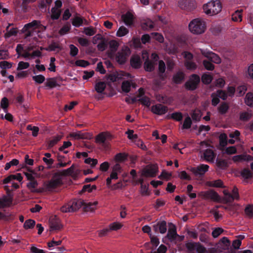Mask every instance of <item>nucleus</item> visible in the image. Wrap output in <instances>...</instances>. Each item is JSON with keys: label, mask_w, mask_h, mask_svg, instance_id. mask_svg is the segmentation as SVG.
<instances>
[{"label": "nucleus", "mask_w": 253, "mask_h": 253, "mask_svg": "<svg viewBox=\"0 0 253 253\" xmlns=\"http://www.w3.org/2000/svg\"><path fill=\"white\" fill-rule=\"evenodd\" d=\"M203 9L206 14L214 15L221 11L222 5L219 0H211L203 5Z\"/></svg>", "instance_id": "1"}, {"label": "nucleus", "mask_w": 253, "mask_h": 253, "mask_svg": "<svg viewBox=\"0 0 253 253\" xmlns=\"http://www.w3.org/2000/svg\"><path fill=\"white\" fill-rule=\"evenodd\" d=\"M189 29L190 32L194 34H201L206 30V23L202 19L196 18L190 22Z\"/></svg>", "instance_id": "2"}, {"label": "nucleus", "mask_w": 253, "mask_h": 253, "mask_svg": "<svg viewBox=\"0 0 253 253\" xmlns=\"http://www.w3.org/2000/svg\"><path fill=\"white\" fill-rule=\"evenodd\" d=\"M84 204V201L83 200L74 199L63 206L61 208L60 210L63 212H74L78 210L80 208L83 207Z\"/></svg>", "instance_id": "3"}, {"label": "nucleus", "mask_w": 253, "mask_h": 253, "mask_svg": "<svg viewBox=\"0 0 253 253\" xmlns=\"http://www.w3.org/2000/svg\"><path fill=\"white\" fill-rule=\"evenodd\" d=\"M131 53V51L128 46H124L122 49L118 51L115 56L116 62L120 64H125Z\"/></svg>", "instance_id": "4"}, {"label": "nucleus", "mask_w": 253, "mask_h": 253, "mask_svg": "<svg viewBox=\"0 0 253 253\" xmlns=\"http://www.w3.org/2000/svg\"><path fill=\"white\" fill-rule=\"evenodd\" d=\"M200 82V78L197 74H192L190 79L185 84V87L188 90H194L197 89Z\"/></svg>", "instance_id": "5"}, {"label": "nucleus", "mask_w": 253, "mask_h": 253, "mask_svg": "<svg viewBox=\"0 0 253 253\" xmlns=\"http://www.w3.org/2000/svg\"><path fill=\"white\" fill-rule=\"evenodd\" d=\"M62 184V182L60 175L55 174L53 177L45 185V188L47 191H51Z\"/></svg>", "instance_id": "6"}, {"label": "nucleus", "mask_w": 253, "mask_h": 253, "mask_svg": "<svg viewBox=\"0 0 253 253\" xmlns=\"http://www.w3.org/2000/svg\"><path fill=\"white\" fill-rule=\"evenodd\" d=\"M107 134L105 132H101L95 137V142L105 150L109 148V142L107 141Z\"/></svg>", "instance_id": "7"}, {"label": "nucleus", "mask_w": 253, "mask_h": 253, "mask_svg": "<svg viewBox=\"0 0 253 253\" xmlns=\"http://www.w3.org/2000/svg\"><path fill=\"white\" fill-rule=\"evenodd\" d=\"M209 166L208 165L201 164L197 167H192L190 169V171L195 176H203L205 173L208 171Z\"/></svg>", "instance_id": "8"}, {"label": "nucleus", "mask_w": 253, "mask_h": 253, "mask_svg": "<svg viewBox=\"0 0 253 253\" xmlns=\"http://www.w3.org/2000/svg\"><path fill=\"white\" fill-rule=\"evenodd\" d=\"M201 195L206 200L210 199L214 202H218L220 200L219 195L213 190L202 192L201 193Z\"/></svg>", "instance_id": "9"}, {"label": "nucleus", "mask_w": 253, "mask_h": 253, "mask_svg": "<svg viewBox=\"0 0 253 253\" xmlns=\"http://www.w3.org/2000/svg\"><path fill=\"white\" fill-rule=\"evenodd\" d=\"M178 5L182 9L191 11L195 8V3L194 0H180Z\"/></svg>", "instance_id": "10"}, {"label": "nucleus", "mask_w": 253, "mask_h": 253, "mask_svg": "<svg viewBox=\"0 0 253 253\" xmlns=\"http://www.w3.org/2000/svg\"><path fill=\"white\" fill-rule=\"evenodd\" d=\"M223 193L227 202H231L234 200H238L239 199L238 189L236 186L233 187L232 194L226 191H224Z\"/></svg>", "instance_id": "11"}, {"label": "nucleus", "mask_w": 253, "mask_h": 253, "mask_svg": "<svg viewBox=\"0 0 253 253\" xmlns=\"http://www.w3.org/2000/svg\"><path fill=\"white\" fill-rule=\"evenodd\" d=\"M157 171V168L156 167L149 166L142 170L141 175L146 177H154L156 175Z\"/></svg>", "instance_id": "12"}, {"label": "nucleus", "mask_w": 253, "mask_h": 253, "mask_svg": "<svg viewBox=\"0 0 253 253\" xmlns=\"http://www.w3.org/2000/svg\"><path fill=\"white\" fill-rule=\"evenodd\" d=\"M168 107L161 104H157L155 105H153L151 107V111L154 114L158 115H164L166 114L168 112Z\"/></svg>", "instance_id": "13"}, {"label": "nucleus", "mask_w": 253, "mask_h": 253, "mask_svg": "<svg viewBox=\"0 0 253 253\" xmlns=\"http://www.w3.org/2000/svg\"><path fill=\"white\" fill-rule=\"evenodd\" d=\"M142 64V60L138 55L133 54L131 56L130 59V65L132 68L138 69L141 68Z\"/></svg>", "instance_id": "14"}, {"label": "nucleus", "mask_w": 253, "mask_h": 253, "mask_svg": "<svg viewBox=\"0 0 253 253\" xmlns=\"http://www.w3.org/2000/svg\"><path fill=\"white\" fill-rule=\"evenodd\" d=\"M49 221L50 228L52 230H59L61 228L60 220L56 215L50 217Z\"/></svg>", "instance_id": "15"}, {"label": "nucleus", "mask_w": 253, "mask_h": 253, "mask_svg": "<svg viewBox=\"0 0 253 253\" xmlns=\"http://www.w3.org/2000/svg\"><path fill=\"white\" fill-rule=\"evenodd\" d=\"M153 228L155 232L159 230L161 234H164L167 230V222L165 220L159 221L156 224L154 225Z\"/></svg>", "instance_id": "16"}, {"label": "nucleus", "mask_w": 253, "mask_h": 253, "mask_svg": "<svg viewBox=\"0 0 253 253\" xmlns=\"http://www.w3.org/2000/svg\"><path fill=\"white\" fill-rule=\"evenodd\" d=\"M232 160L234 162H240L242 161H253V157L247 154L238 155L233 157Z\"/></svg>", "instance_id": "17"}, {"label": "nucleus", "mask_w": 253, "mask_h": 253, "mask_svg": "<svg viewBox=\"0 0 253 253\" xmlns=\"http://www.w3.org/2000/svg\"><path fill=\"white\" fill-rule=\"evenodd\" d=\"M122 18L125 24L128 26H131L133 24V15L129 11L122 15Z\"/></svg>", "instance_id": "18"}, {"label": "nucleus", "mask_w": 253, "mask_h": 253, "mask_svg": "<svg viewBox=\"0 0 253 253\" xmlns=\"http://www.w3.org/2000/svg\"><path fill=\"white\" fill-rule=\"evenodd\" d=\"M203 157L207 162H212L215 157V154L211 149H207L203 153Z\"/></svg>", "instance_id": "19"}, {"label": "nucleus", "mask_w": 253, "mask_h": 253, "mask_svg": "<svg viewBox=\"0 0 253 253\" xmlns=\"http://www.w3.org/2000/svg\"><path fill=\"white\" fill-rule=\"evenodd\" d=\"M205 56L211 62L215 64H219L221 62V59L218 55L212 52H208Z\"/></svg>", "instance_id": "20"}, {"label": "nucleus", "mask_w": 253, "mask_h": 253, "mask_svg": "<svg viewBox=\"0 0 253 253\" xmlns=\"http://www.w3.org/2000/svg\"><path fill=\"white\" fill-rule=\"evenodd\" d=\"M12 198H7L6 196H3L0 198V208H4L10 206L12 203Z\"/></svg>", "instance_id": "21"}, {"label": "nucleus", "mask_w": 253, "mask_h": 253, "mask_svg": "<svg viewBox=\"0 0 253 253\" xmlns=\"http://www.w3.org/2000/svg\"><path fill=\"white\" fill-rule=\"evenodd\" d=\"M177 237H180L176 232V229L175 226L173 228H169L168 230L167 237L171 241H174Z\"/></svg>", "instance_id": "22"}, {"label": "nucleus", "mask_w": 253, "mask_h": 253, "mask_svg": "<svg viewBox=\"0 0 253 253\" xmlns=\"http://www.w3.org/2000/svg\"><path fill=\"white\" fill-rule=\"evenodd\" d=\"M97 204V202L85 203L84 201V204L83 205V208L84 211H93L96 209V206Z\"/></svg>", "instance_id": "23"}, {"label": "nucleus", "mask_w": 253, "mask_h": 253, "mask_svg": "<svg viewBox=\"0 0 253 253\" xmlns=\"http://www.w3.org/2000/svg\"><path fill=\"white\" fill-rule=\"evenodd\" d=\"M38 185V182L35 179L30 180L29 182L27 184V187L28 189H30L32 192L39 193L40 191L36 189Z\"/></svg>", "instance_id": "24"}, {"label": "nucleus", "mask_w": 253, "mask_h": 253, "mask_svg": "<svg viewBox=\"0 0 253 253\" xmlns=\"http://www.w3.org/2000/svg\"><path fill=\"white\" fill-rule=\"evenodd\" d=\"M229 109L228 104L225 102H222L218 106L217 110L218 113L221 115L225 114Z\"/></svg>", "instance_id": "25"}, {"label": "nucleus", "mask_w": 253, "mask_h": 253, "mask_svg": "<svg viewBox=\"0 0 253 253\" xmlns=\"http://www.w3.org/2000/svg\"><path fill=\"white\" fill-rule=\"evenodd\" d=\"M147 59L144 63V68L146 71L151 72L154 69V63L150 61L148 59V56L147 53L145 54Z\"/></svg>", "instance_id": "26"}, {"label": "nucleus", "mask_w": 253, "mask_h": 253, "mask_svg": "<svg viewBox=\"0 0 253 253\" xmlns=\"http://www.w3.org/2000/svg\"><path fill=\"white\" fill-rule=\"evenodd\" d=\"M62 137V136L59 135L53 136L52 139L47 142V148L49 149L53 147L61 139Z\"/></svg>", "instance_id": "27"}, {"label": "nucleus", "mask_w": 253, "mask_h": 253, "mask_svg": "<svg viewBox=\"0 0 253 253\" xmlns=\"http://www.w3.org/2000/svg\"><path fill=\"white\" fill-rule=\"evenodd\" d=\"M84 21H86V20L80 16H75L72 19V24L76 27H79L83 24Z\"/></svg>", "instance_id": "28"}, {"label": "nucleus", "mask_w": 253, "mask_h": 253, "mask_svg": "<svg viewBox=\"0 0 253 253\" xmlns=\"http://www.w3.org/2000/svg\"><path fill=\"white\" fill-rule=\"evenodd\" d=\"M184 78V75L182 72H178L173 76V81L175 84H179Z\"/></svg>", "instance_id": "29"}, {"label": "nucleus", "mask_w": 253, "mask_h": 253, "mask_svg": "<svg viewBox=\"0 0 253 253\" xmlns=\"http://www.w3.org/2000/svg\"><path fill=\"white\" fill-rule=\"evenodd\" d=\"M168 118L171 119L177 122H180L182 120L183 115L180 112H175L172 113L169 117L168 116Z\"/></svg>", "instance_id": "30"}, {"label": "nucleus", "mask_w": 253, "mask_h": 253, "mask_svg": "<svg viewBox=\"0 0 253 253\" xmlns=\"http://www.w3.org/2000/svg\"><path fill=\"white\" fill-rule=\"evenodd\" d=\"M45 85L50 88H54L57 86H59V85L57 84L56 78L47 79L45 83Z\"/></svg>", "instance_id": "31"}, {"label": "nucleus", "mask_w": 253, "mask_h": 253, "mask_svg": "<svg viewBox=\"0 0 253 253\" xmlns=\"http://www.w3.org/2000/svg\"><path fill=\"white\" fill-rule=\"evenodd\" d=\"M11 25H12V24H9L8 26L6 28V30L7 31L5 34L6 37H10L12 36H16L18 33L17 29L16 28H12L9 30V27Z\"/></svg>", "instance_id": "32"}, {"label": "nucleus", "mask_w": 253, "mask_h": 253, "mask_svg": "<svg viewBox=\"0 0 253 253\" xmlns=\"http://www.w3.org/2000/svg\"><path fill=\"white\" fill-rule=\"evenodd\" d=\"M106 87V84L104 82H99L95 84V90L99 93H102Z\"/></svg>", "instance_id": "33"}, {"label": "nucleus", "mask_w": 253, "mask_h": 253, "mask_svg": "<svg viewBox=\"0 0 253 253\" xmlns=\"http://www.w3.org/2000/svg\"><path fill=\"white\" fill-rule=\"evenodd\" d=\"M51 18L53 20H57L60 16L61 11L57 9V8L52 7L51 9Z\"/></svg>", "instance_id": "34"}, {"label": "nucleus", "mask_w": 253, "mask_h": 253, "mask_svg": "<svg viewBox=\"0 0 253 253\" xmlns=\"http://www.w3.org/2000/svg\"><path fill=\"white\" fill-rule=\"evenodd\" d=\"M245 103L247 105L250 107L253 106V93L248 92L247 93L245 98Z\"/></svg>", "instance_id": "35"}, {"label": "nucleus", "mask_w": 253, "mask_h": 253, "mask_svg": "<svg viewBox=\"0 0 253 253\" xmlns=\"http://www.w3.org/2000/svg\"><path fill=\"white\" fill-rule=\"evenodd\" d=\"M243 10H237L232 15V19L233 21L235 22H241L242 21V12Z\"/></svg>", "instance_id": "36"}, {"label": "nucleus", "mask_w": 253, "mask_h": 253, "mask_svg": "<svg viewBox=\"0 0 253 253\" xmlns=\"http://www.w3.org/2000/svg\"><path fill=\"white\" fill-rule=\"evenodd\" d=\"M212 80V77L210 75L206 73L204 74L201 77V80L202 83L205 84H210Z\"/></svg>", "instance_id": "37"}, {"label": "nucleus", "mask_w": 253, "mask_h": 253, "mask_svg": "<svg viewBox=\"0 0 253 253\" xmlns=\"http://www.w3.org/2000/svg\"><path fill=\"white\" fill-rule=\"evenodd\" d=\"M36 224V222L34 220L32 219H29L25 221L24 223L23 227L25 229H32L34 228Z\"/></svg>", "instance_id": "38"}, {"label": "nucleus", "mask_w": 253, "mask_h": 253, "mask_svg": "<svg viewBox=\"0 0 253 253\" xmlns=\"http://www.w3.org/2000/svg\"><path fill=\"white\" fill-rule=\"evenodd\" d=\"M128 30L124 26H121L117 32L116 35L119 37L126 36L128 33Z\"/></svg>", "instance_id": "39"}, {"label": "nucleus", "mask_w": 253, "mask_h": 253, "mask_svg": "<svg viewBox=\"0 0 253 253\" xmlns=\"http://www.w3.org/2000/svg\"><path fill=\"white\" fill-rule=\"evenodd\" d=\"M192 124V122L191 119L189 116H188L185 118L183 124L182 126V129H189L191 127Z\"/></svg>", "instance_id": "40"}, {"label": "nucleus", "mask_w": 253, "mask_h": 253, "mask_svg": "<svg viewBox=\"0 0 253 253\" xmlns=\"http://www.w3.org/2000/svg\"><path fill=\"white\" fill-rule=\"evenodd\" d=\"M108 46L107 41L104 38L97 45V49L100 51H104Z\"/></svg>", "instance_id": "41"}, {"label": "nucleus", "mask_w": 253, "mask_h": 253, "mask_svg": "<svg viewBox=\"0 0 253 253\" xmlns=\"http://www.w3.org/2000/svg\"><path fill=\"white\" fill-rule=\"evenodd\" d=\"M70 136L75 139H81L86 138L85 134L81 132V131H78L76 132H72L70 134Z\"/></svg>", "instance_id": "42"}, {"label": "nucleus", "mask_w": 253, "mask_h": 253, "mask_svg": "<svg viewBox=\"0 0 253 253\" xmlns=\"http://www.w3.org/2000/svg\"><path fill=\"white\" fill-rule=\"evenodd\" d=\"M203 64L207 70L212 71L214 69V65L210 60H204L203 61Z\"/></svg>", "instance_id": "43"}, {"label": "nucleus", "mask_w": 253, "mask_h": 253, "mask_svg": "<svg viewBox=\"0 0 253 253\" xmlns=\"http://www.w3.org/2000/svg\"><path fill=\"white\" fill-rule=\"evenodd\" d=\"M216 165L217 167L221 169H225L228 167V164L225 160L218 159L216 160Z\"/></svg>", "instance_id": "44"}, {"label": "nucleus", "mask_w": 253, "mask_h": 253, "mask_svg": "<svg viewBox=\"0 0 253 253\" xmlns=\"http://www.w3.org/2000/svg\"><path fill=\"white\" fill-rule=\"evenodd\" d=\"M184 65L187 69L190 70H194L197 67L196 64L191 61H185L184 62Z\"/></svg>", "instance_id": "45"}, {"label": "nucleus", "mask_w": 253, "mask_h": 253, "mask_svg": "<svg viewBox=\"0 0 253 253\" xmlns=\"http://www.w3.org/2000/svg\"><path fill=\"white\" fill-rule=\"evenodd\" d=\"M71 29V25L69 23L65 24L59 30V34L60 35L66 34Z\"/></svg>", "instance_id": "46"}, {"label": "nucleus", "mask_w": 253, "mask_h": 253, "mask_svg": "<svg viewBox=\"0 0 253 253\" xmlns=\"http://www.w3.org/2000/svg\"><path fill=\"white\" fill-rule=\"evenodd\" d=\"M131 84L128 81H124L122 84V90L128 93L130 90Z\"/></svg>", "instance_id": "47"}, {"label": "nucleus", "mask_w": 253, "mask_h": 253, "mask_svg": "<svg viewBox=\"0 0 253 253\" xmlns=\"http://www.w3.org/2000/svg\"><path fill=\"white\" fill-rule=\"evenodd\" d=\"M137 100L140 102L142 105L147 107H149L151 104L150 98L146 96L138 98Z\"/></svg>", "instance_id": "48"}, {"label": "nucleus", "mask_w": 253, "mask_h": 253, "mask_svg": "<svg viewBox=\"0 0 253 253\" xmlns=\"http://www.w3.org/2000/svg\"><path fill=\"white\" fill-rule=\"evenodd\" d=\"M19 164V161L17 159H14L5 164L4 169L6 170L9 169L11 166H17Z\"/></svg>", "instance_id": "49"}, {"label": "nucleus", "mask_w": 253, "mask_h": 253, "mask_svg": "<svg viewBox=\"0 0 253 253\" xmlns=\"http://www.w3.org/2000/svg\"><path fill=\"white\" fill-rule=\"evenodd\" d=\"M140 192L142 196H149L150 193L148 191V185L142 184L140 186Z\"/></svg>", "instance_id": "50"}, {"label": "nucleus", "mask_w": 253, "mask_h": 253, "mask_svg": "<svg viewBox=\"0 0 253 253\" xmlns=\"http://www.w3.org/2000/svg\"><path fill=\"white\" fill-rule=\"evenodd\" d=\"M166 71V65L165 62L163 60H160L159 62V71L161 74L160 75V77H162L163 75V74Z\"/></svg>", "instance_id": "51"}, {"label": "nucleus", "mask_w": 253, "mask_h": 253, "mask_svg": "<svg viewBox=\"0 0 253 253\" xmlns=\"http://www.w3.org/2000/svg\"><path fill=\"white\" fill-rule=\"evenodd\" d=\"M241 175L245 178V179H249L252 178L253 176V174L251 171L247 169H244L241 171Z\"/></svg>", "instance_id": "52"}, {"label": "nucleus", "mask_w": 253, "mask_h": 253, "mask_svg": "<svg viewBox=\"0 0 253 253\" xmlns=\"http://www.w3.org/2000/svg\"><path fill=\"white\" fill-rule=\"evenodd\" d=\"M245 212L249 217H253V205H248L245 209Z\"/></svg>", "instance_id": "53"}, {"label": "nucleus", "mask_w": 253, "mask_h": 253, "mask_svg": "<svg viewBox=\"0 0 253 253\" xmlns=\"http://www.w3.org/2000/svg\"><path fill=\"white\" fill-rule=\"evenodd\" d=\"M96 30L92 27L84 28V33L87 36H93L96 33Z\"/></svg>", "instance_id": "54"}, {"label": "nucleus", "mask_w": 253, "mask_h": 253, "mask_svg": "<svg viewBox=\"0 0 253 253\" xmlns=\"http://www.w3.org/2000/svg\"><path fill=\"white\" fill-rule=\"evenodd\" d=\"M127 155L125 153H118L115 156V160L117 162H123L127 159Z\"/></svg>", "instance_id": "55"}, {"label": "nucleus", "mask_w": 253, "mask_h": 253, "mask_svg": "<svg viewBox=\"0 0 253 253\" xmlns=\"http://www.w3.org/2000/svg\"><path fill=\"white\" fill-rule=\"evenodd\" d=\"M96 186L95 185L91 186L90 184L84 185L81 191V192L83 193L86 191L88 192H91L93 190H95Z\"/></svg>", "instance_id": "56"}, {"label": "nucleus", "mask_w": 253, "mask_h": 253, "mask_svg": "<svg viewBox=\"0 0 253 253\" xmlns=\"http://www.w3.org/2000/svg\"><path fill=\"white\" fill-rule=\"evenodd\" d=\"M152 37L155 39L156 40L158 41L159 42L162 43L164 42V39L162 35L159 34L158 33H152L151 34Z\"/></svg>", "instance_id": "57"}, {"label": "nucleus", "mask_w": 253, "mask_h": 253, "mask_svg": "<svg viewBox=\"0 0 253 253\" xmlns=\"http://www.w3.org/2000/svg\"><path fill=\"white\" fill-rule=\"evenodd\" d=\"M32 79L36 83L39 84H42L45 80V77L42 75L33 76Z\"/></svg>", "instance_id": "58"}, {"label": "nucleus", "mask_w": 253, "mask_h": 253, "mask_svg": "<svg viewBox=\"0 0 253 253\" xmlns=\"http://www.w3.org/2000/svg\"><path fill=\"white\" fill-rule=\"evenodd\" d=\"M223 229L220 227H217L214 228L213 230L211 235L214 238L218 237L223 232Z\"/></svg>", "instance_id": "59"}, {"label": "nucleus", "mask_w": 253, "mask_h": 253, "mask_svg": "<svg viewBox=\"0 0 253 253\" xmlns=\"http://www.w3.org/2000/svg\"><path fill=\"white\" fill-rule=\"evenodd\" d=\"M110 231H117L122 227V225L118 222H113L109 226Z\"/></svg>", "instance_id": "60"}, {"label": "nucleus", "mask_w": 253, "mask_h": 253, "mask_svg": "<svg viewBox=\"0 0 253 253\" xmlns=\"http://www.w3.org/2000/svg\"><path fill=\"white\" fill-rule=\"evenodd\" d=\"M97 160L95 159H92L91 158H87L85 159L84 163L90 165L91 167H94L97 164Z\"/></svg>", "instance_id": "61"}, {"label": "nucleus", "mask_w": 253, "mask_h": 253, "mask_svg": "<svg viewBox=\"0 0 253 253\" xmlns=\"http://www.w3.org/2000/svg\"><path fill=\"white\" fill-rule=\"evenodd\" d=\"M216 96L219 98H221L223 100H226L227 98V94L225 91L223 90H218L216 93Z\"/></svg>", "instance_id": "62"}, {"label": "nucleus", "mask_w": 253, "mask_h": 253, "mask_svg": "<svg viewBox=\"0 0 253 253\" xmlns=\"http://www.w3.org/2000/svg\"><path fill=\"white\" fill-rule=\"evenodd\" d=\"M220 144L222 146H225L227 144V136L226 134L222 133L219 136Z\"/></svg>", "instance_id": "63"}, {"label": "nucleus", "mask_w": 253, "mask_h": 253, "mask_svg": "<svg viewBox=\"0 0 253 253\" xmlns=\"http://www.w3.org/2000/svg\"><path fill=\"white\" fill-rule=\"evenodd\" d=\"M195 250L198 253H206L207 252L206 248L199 242L197 243Z\"/></svg>", "instance_id": "64"}]
</instances>
